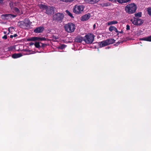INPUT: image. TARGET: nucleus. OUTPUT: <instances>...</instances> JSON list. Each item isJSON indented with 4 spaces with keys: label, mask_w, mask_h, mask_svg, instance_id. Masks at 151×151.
<instances>
[{
    "label": "nucleus",
    "mask_w": 151,
    "mask_h": 151,
    "mask_svg": "<svg viewBox=\"0 0 151 151\" xmlns=\"http://www.w3.org/2000/svg\"><path fill=\"white\" fill-rule=\"evenodd\" d=\"M137 9L136 5L134 3H131L127 5L125 7V10L129 14L134 13Z\"/></svg>",
    "instance_id": "obj_1"
},
{
    "label": "nucleus",
    "mask_w": 151,
    "mask_h": 151,
    "mask_svg": "<svg viewBox=\"0 0 151 151\" xmlns=\"http://www.w3.org/2000/svg\"><path fill=\"white\" fill-rule=\"evenodd\" d=\"M30 24L29 20L28 19L26 18L24 21H19L17 25L20 28L25 29L29 26Z\"/></svg>",
    "instance_id": "obj_2"
},
{
    "label": "nucleus",
    "mask_w": 151,
    "mask_h": 151,
    "mask_svg": "<svg viewBox=\"0 0 151 151\" xmlns=\"http://www.w3.org/2000/svg\"><path fill=\"white\" fill-rule=\"evenodd\" d=\"M95 36L91 34H88L84 37V41L86 43L90 44L92 43L94 39Z\"/></svg>",
    "instance_id": "obj_3"
},
{
    "label": "nucleus",
    "mask_w": 151,
    "mask_h": 151,
    "mask_svg": "<svg viewBox=\"0 0 151 151\" xmlns=\"http://www.w3.org/2000/svg\"><path fill=\"white\" fill-rule=\"evenodd\" d=\"M65 30L68 32L71 33L73 32L75 29V25L71 23H69L66 24L64 26Z\"/></svg>",
    "instance_id": "obj_4"
},
{
    "label": "nucleus",
    "mask_w": 151,
    "mask_h": 151,
    "mask_svg": "<svg viewBox=\"0 0 151 151\" xmlns=\"http://www.w3.org/2000/svg\"><path fill=\"white\" fill-rule=\"evenodd\" d=\"M84 8V6L83 5H76L73 9V12L76 14H79L83 12Z\"/></svg>",
    "instance_id": "obj_5"
},
{
    "label": "nucleus",
    "mask_w": 151,
    "mask_h": 151,
    "mask_svg": "<svg viewBox=\"0 0 151 151\" xmlns=\"http://www.w3.org/2000/svg\"><path fill=\"white\" fill-rule=\"evenodd\" d=\"M64 17V15L63 13H58L54 15L53 19L57 22L60 23L62 22Z\"/></svg>",
    "instance_id": "obj_6"
},
{
    "label": "nucleus",
    "mask_w": 151,
    "mask_h": 151,
    "mask_svg": "<svg viewBox=\"0 0 151 151\" xmlns=\"http://www.w3.org/2000/svg\"><path fill=\"white\" fill-rule=\"evenodd\" d=\"M131 21L134 25L137 26L140 25L144 22L143 20L136 18H134L133 19H131Z\"/></svg>",
    "instance_id": "obj_7"
},
{
    "label": "nucleus",
    "mask_w": 151,
    "mask_h": 151,
    "mask_svg": "<svg viewBox=\"0 0 151 151\" xmlns=\"http://www.w3.org/2000/svg\"><path fill=\"white\" fill-rule=\"evenodd\" d=\"M46 13L49 15H50L54 13V9L53 7H48L46 10Z\"/></svg>",
    "instance_id": "obj_8"
},
{
    "label": "nucleus",
    "mask_w": 151,
    "mask_h": 151,
    "mask_svg": "<svg viewBox=\"0 0 151 151\" xmlns=\"http://www.w3.org/2000/svg\"><path fill=\"white\" fill-rule=\"evenodd\" d=\"M44 28L43 27L40 26L36 28L34 30V32L36 33H39L42 32L44 30Z\"/></svg>",
    "instance_id": "obj_9"
},
{
    "label": "nucleus",
    "mask_w": 151,
    "mask_h": 151,
    "mask_svg": "<svg viewBox=\"0 0 151 151\" xmlns=\"http://www.w3.org/2000/svg\"><path fill=\"white\" fill-rule=\"evenodd\" d=\"M83 41H84V37L80 36H77L74 39L75 42L77 43H81Z\"/></svg>",
    "instance_id": "obj_10"
},
{
    "label": "nucleus",
    "mask_w": 151,
    "mask_h": 151,
    "mask_svg": "<svg viewBox=\"0 0 151 151\" xmlns=\"http://www.w3.org/2000/svg\"><path fill=\"white\" fill-rule=\"evenodd\" d=\"M90 17V14L89 13L86 14L82 16L81 18V20L82 21H85L88 20Z\"/></svg>",
    "instance_id": "obj_11"
},
{
    "label": "nucleus",
    "mask_w": 151,
    "mask_h": 151,
    "mask_svg": "<svg viewBox=\"0 0 151 151\" xmlns=\"http://www.w3.org/2000/svg\"><path fill=\"white\" fill-rule=\"evenodd\" d=\"M98 44L99 45V47H101L108 45V44H107L106 40L99 42Z\"/></svg>",
    "instance_id": "obj_12"
},
{
    "label": "nucleus",
    "mask_w": 151,
    "mask_h": 151,
    "mask_svg": "<svg viewBox=\"0 0 151 151\" xmlns=\"http://www.w3.org/2000/svg\"><path fill=\"white\" fill-rule=\"evenodd\" d=\"M109 30L110 32H112L113 30H114L117 33V35L119 34V31H118L117 28L115 27L111 26L109 27Z\"/></svg>",
    "instance_id": "obj_13"
},
{
    "label": "nucleus",
    "mask_w": 151,
    "mask_h": 151,
    "mask_svg": "<svg viewBox=\"0 0 151 151\" xmlns=\"http://www.w3.org/2000/svg\"><path fill=\"white\" fill-rule=\"evenodd\" d=\"M100 0H85L86 3L90 4H94L98 2Z\"/></svg>",
    "instance_id": "obj_14"
},
{
    "label": "nucleus",
    "mask_w": 151,
    "mask_h": 151,
    "mask_svg": "<svg viewBox=\"0 0 151 151\" xmlns=\"http://www.w3.org/2000/svg\"><path fill=\"white\" fill-rule=\"evenodd\" d=\"M140 40L146 41L149 42H151V36L148 37H142L139 39Z\"/></svg>",
    "instance_id": "obj_15"
},
{
    "label": "nucleus",
    "mask_w": 151,
    "mask_h": 151,
    "mask_svg": "<svg viewBox=\"0 0 151 151\" xmlns=\"http://www.w3.org/2000/svg\"><path fill=\"white\" fill-rule=\"evenodd\" d=\"M22 56V54L21 53H14L12 55L13 58L15 59L21 57Z\"/></svg>",
    "instance_id": "obj_16"
},
{
    "label": "nucleus",
    "mask_w": 151,
    "mask_h": 151,
    "mask_svg": "<svg viewBox=\"0 0 151 151\" xmlns=\"http://www.w3.org/2000/svg\"><path fill=\"white\" fill-rule=\"evenodd\" d=\"M108 45L111 44L115 42V40L113 39H108L106 40Z\"/></svg>",
    "instance_id": "obj_17"
},
{
    "label": "nucleus",
    "mask_w": 151,
    "mask_h": 151,
    "mask_svg": "<svg viewBox=\"0 0 151 151\" xmlns=\"http://www.w3.org/2000/svg\"><path fill=\"white\" fill-rule=\"evenodd\" d=\"M46 40L45 37H35V41H45Z\"/></svg>",
    "instance_id": "obj_18"
},
{
    "label": "nucleus",
    "mask_w": 151,
    "mask_h": 151,
    "mask_svg": "<svg viewBox=\"0 0 151 151\" xmlns=\"http://www.w3.org/2000/svg\"><path fill=\"white\" fill-rule=\"evenodd\" d=\"M39 7L40 9H42L43 10L46 9L48 6L46 5L42 4H40L39 5Z\"/></svg>",
    "instance_id": "obj_19"
},
{
    "label": "nucleus",
    "mask_w": 151,
    "mask_h": 151,
    "mask_svg": "<svg viewBox=\"0 0 151 151\" xmlns=\"http://www.w3.org/2000/svg\"><path fill=\"white\" fill-rule=\"evenodd\" d=\"M118 23V22L116 21H113L108 22L107 23V24L108 25H110L112 24H117Z\"/></svg>",
    "instance_id": "obj_20"
},
{
    "label": "nucleus",
    "mask_w": 151,
    "mask_h": 151,
    "mask_svg": "<svg viewBox=\"0 0 151 151\" xmlns=\"http://www.w3.org/2000/svg\"><path fill=\"white\" fill-rule=\"evenodd\" d=\"M131 0H118V2L121 4L125 3L128 2Z\"/></svg>",
    "instance_id": "obj_21"
},
{
    "label": "nucleus",
    "mask_w": 151,
    "mask_h": 151,
    "mask_svg": "<svg viewBox=\"0 0 151 151\" xmlns=\"http://www.w3.org/2000/svg\"><path fill=\"white\" fill-rule=\"evenodd\" d=\"M8 15H11V14H9L3 15L2 16L4 17V19H10V17H9V16H8Z\"/></svg>",
    "instance_id": "obj_22"
},
{
    "label": "nucleus",
    "mask_w": 151,
    "mask_h": 151,
    "mask_svg": "<svg viewBox=\"0 0 151 151\" xmlns=\"http://www.w3.org/2000/svg\"><path fill=\"white\" fill-rule=\"evenodd\" d=\"M65 12L67 14L70 16L72 18H74V17L70 11L68 10H66Z\"/></svg>",
    "instance_id": "obj_23"
},
{
    "label": "nucleus",
    "mask_w": 151,
    "mask_h": 151,
    "mask_svg": "<svg viewBox=\"0 0 151 151\" xmlns=\"http://www.w3.org/2000/svg\"><path fill=\"white\" fill-rule=\"evenodd\" d=\"M142 13L141 12H139L135 14V16L136 17H141L142 16Z\"/></svg>",
    "instance_id": "obj_24"
},
{
    "label": "nucleus",
    "mask_w": 151,
    "mask_h": 151,
    "mask_svg": "<svg viewBox=\"0 0 151 151\" xmlns=\"http://www.w3.org/2000/svg\"><path fill=\"white\" fill-rule=\"evenodd\" d=\"M35 46L37 48H39L40 47V43L38 42H36L35 44Z\"/></svg>",
    "instance_id": "obj_25"
},
{
    "label": "nucleus",
    "mask_w": 151,
    "mask_h": 151,
    "mask_svg": "<svg viewBox=\"0 0 151 151\" xmlns=\"http://www.w3.org/2000/svg\"><path fill=\"white\" fill-rule=\"evenodd\" d=\"M27 41H35V37H32L31 38H29L27 39Z\"/></svg>",
    "instance_id": "obj_26"
},
{
    "label": "nucleus",
    "mask_w": 151,
    "mask_h": 151,
    "mask_svg": "<svg viewBox=\"0 0 151 151\" xmlns=\"http://www.w3.org/2000/svg\"><path fill=\"white\" fill-rule=\"evenodd\" d=\"M147 11L148 14L151 17V8H147Z\"/></svg>",
    "instance_id": "obj_27"
},
{
    "label": "nucleus",
    "mask_w": 151,
    "mask_h": 151,
    "mask_svg": "<svg viewBox=\"0 0 151 151\" xmlns=\"http://www.w3.org/2000/svg\"><path fill=\"white\" fill-rule=\"evenodd\" d=\"M110 5L109 3H104L102 4V6H107Z\"/></svg>",
    "instance_id": "obj_28"
},
{
    "label": "nucleus",
    "mask_w": 151,
    "mask_h": 151,
    "mask_svg": "<svg viewBox=\"0 0 151 151\" xmlns=\"http://www.w3.org/2000/svg\"><path fill=\"white\" fill-rule=\"evenodd\" d=\"M14 10L16 12H17V13H18L19 12V9L17 7H14Z\"/></svg>",
    "instance_id": "obj_29"
},
{
    "label": "nucleus",
    "mask_w": 151,
    "mask_h": 151,
    "mask_svg": "<svg viewBox=\"0 0 151 151\" xmlns=\"http://www.w3.org/2000/svg\"><path fill=\"white\" fill-rule=\"evenodd\" d=\"M8 16H9V17H10V19H12L16 17L17 16V15L11 14V15H8Z\"/></svg>",
    "instance_id": "obj_30"
},
{
    "label": "nucleus",
    "mask_w": 151,
    "mask_h": 151,
    "mask_svg": "<svg viewBox=\"0 0 151 151\" xmlns=\"http://www.w3.org/2000/svg\"><path fill=\"white\" fill-rule=\"evenodd\" d=\"M66 47V45H62L60 47V48L63 49L65 48Z\"/></svg>",
    "instance_id": "obj_31"
},
{
    "label": "nucleus",
    "mask_w": 151,
    "mask_h": 151,
    "mask_svg": "<svg viewBox=\"0 0 151 151\" xmlns=\"http://www.w3.org/2000/svg\"><path fill=\"white\" fill-rule=\"evenodd\" d=\"M126 29L127 30H129L130 29V26L128 24L126 25Z\"/></svg>",
    "instance_id": "obj_32"
},
{
    "label": "nucleus",
    "mask_w": 151,
    "mask_h": 151,
    "mask_svg": "<svg viewBox=\"0 0 151 151\" xmlns=\"http://www.w3.org/2000/svg\"><path fill=\"white\" fill-rule=\"evenodd\" d=\"M7 36L6 35H4V36H3L2 37V38L3 39H4L5 40H6L7 39Z\"/></svg>",
    "instance_id": "obj_33"
},
{
    "label": "nucleus",
    "mask_w": 151,
    "mask_h": 151,
    "mask_svg": "<svg viewBox=\"0 0 151 151\" xmlns=\"http://www.w3.org/2000/svg\"><path fill=\"white\" fill-rule=\"evenodd\" d=\"M41 43V44H42V46H41L43 47H45V46H46V45L45 44H44V43Z\"/></svg>",
    "instance_id": "obj_34"
},
{
    "label": "nucleus",
    "mask_w": 151,
    "mask_h": 151,
    "mask_svg": "<svg viewBox=\"0 0 151 151\" xmlns=\"http://www.w3.org/2000/svg\"><path fill=\"white\" fill-rule=\"evenodd\" d=\"M123 42V41H119L117 42V43L118 45L120 43H122Z\"/></svg>",
    "instance_id": "obj_35"
},
{
    "label": "nucleus",
    "mask_w": 151,
    "mask_h": 151,
    "mask_svg": "<svg viewBox=\"0 0 151 151\" xmlns=\"http://www.w3.org/2000/svg\"><path fill=\"white\" fill-rule=\"evenodd\" d=\"M65 2H70L71 1H72L71 0H65Z\"/></svg>",
    "instance_id": "obj_36"
},
{
    "label": "nucleus",
    "mask_w": 151,
    "mask_h": 151,
    "mask_svg": "<svg viewBox=\"0 0 151 151\" xmlns=\"http://www.w3.org/2000/svg\"><path fill=\"white\" fill-rule=\"evenodd\" d=\"M34 44L35 45V44L32 42H31L29 43V45L30 46L33 45Z\"/></svg>",
    "instance_id": "obj_37"
},
{
    "label": "nucleus",
    "mask_w": 151,
    "mask_h": 151,
    "mask_svg": "<svg viewBox=\"0 0 151 151\" xmlns=\"http://www.w3.org/2000/svg\"><path fill=\"white\" fill-rule=\"evenodd\" d=\"M13 37H16L17 36H18V35L17 34H14V35H13Z\"/></svg>",
    "instance_id": "obj_38"
},
{
    "label": "nucleus",
    "mask_w": 151,
    "mask_h": 151,
    "mask_svg": "<svg viewBox=\"0 0 151 151\" xmlns=\"http://www.w3.org/2000/svg\"><path fill=\"white\" fill-rule=\"evenodd\" d=\"M5 0H0V4H2L3 3V1Z\"/></svg>",
    "instance_id": "obj_39"
},
{
    "label": "nucleus",
    "mask_w": 151,
    "mask_h": 151,
    "mask_svg": "<svg viewBox=\"0 0 151 151\" xmlns=\"http://www.w3.org/2000/svg\"><path fill=\"white\" fill-rule=\"evenodd\" d=\"M13 49V48L12 47H10L9 48V50H11Z\"/></svg>",
    "instance_id": "obj_40"
},
{
    "label": "nucleus",
    "mask_w": 151,
    "mask_h": 151,
    "mask_svg": "<svg viewBox=\"0 0 151 151\" xmlns=\"http://www.w3.org/2000/svg\"><path fill=\"white\" fill-rule=\"evenodd\" d=\"M13 37V35H11L10 36V37L11 38H12Z\"/></svg>",
    "instance_id": "obj_41"
},
{
    "label": "nucleus",
    "mask_w": 151,
    "mask_h": 151,
    "mask_svg": "<svg viewBox=\"0 0 151 151\" xmlns=\"http://www.w3.org/2000/svg\"><path fill=\"white\" fill-rule=\"evenodd\" d=\"M123 33V31L122 30H121V31H120V32H119V33Z\"/></svg>",
    "instance_id": "obj_42"
},
{
    "label": "nucleus",
    "mask_w": 151,
    "mask_h": 151,
    "mask_svg": "<svg viewBox=\"0 0 151 151\" xmlns=\"http://www.w3.org/2000/svg\"><path fill=\"white\" fill-rule=\"evenodd\" d=\"M27 52H30L31 51L30 50H27Z\"/></svg>",
    "instance_id": "obj_43"
},
{
    "label": "nucleus",
    "mask_w": 151,
    "mask_h": 151,
    "mask_svg": "<svg viewBox=\"0 0 151 151\" xmlns=\"http://www.w3.org/2000/svg\"><path fill=\"white\" fill-rule=\"evenodd\" d=\"M95 26H96V24H94V25L93 26V27L94 29V28H95Z\"/></svg>",
    "instance_id": "obj_44"
},
{
    "label": "nucleus",
    "mask_w": 151,
    "mask_h": 151,
    "mask_svg": "<svg viewBox=\"0 0 151 151\" xmlns=\"http://www.w3.org/2000/svg\"><path fill=\"white\" fill-rule=\"evenodd\" d=\"M114 45L116 46H117V45H118V44L117 43H116Z\"/></svg>",
    "instance_id": "obj_45"
},
{
    "label": "nucleus",
    "mask_w": 151,
    "mask_h": 151,
    "mask_svg": "<svg viewBox=\"0 0 151 151\" xmlns=\"http://www.w3.org/2000/svg\"><path fill=\"white\" fill-rule=\"evenodd\" d=\"M54 38H55V39H58L57 38H56V37H55V38L54 37Z\"/></svg>",
    "instance_id": "obj_46"
},
{
    "label": "nucleus",
    "mask_w": 151,
    "mask_h": 151,
    "mask_svg": "<svg viewBox=\"0 0 151 151\" xmlns=\"http://www.w3.org/2000/svg\"><path fill=\"white\" fill-rule=\"evenodd\" d=\"M4 34H6V32H4Z\"/></svg>",
    "instance_id": "obj_47"
}]
</instances>
